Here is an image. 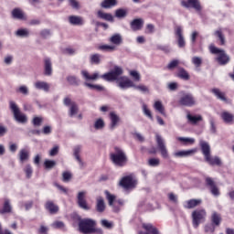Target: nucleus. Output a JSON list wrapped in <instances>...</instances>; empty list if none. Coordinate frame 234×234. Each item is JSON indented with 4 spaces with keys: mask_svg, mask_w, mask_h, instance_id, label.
Returning <instances> with one entry per match:
<instances>
[{
    "mask_svg": "<svg viewBox=\"0 0 234 234\" xmlns=\"http://www.w3.org/2000/svg\"><path fill=\"white\" fill-rule=\"evenodd\" d=\"M119 184L123 189H134L138 185V180L133 176H126L121 179Z\"/></svg>",
    "mask_w": 234,
    "mask_h": 234,
    "instance_id": "1a4fd4ad",
    "label": "nucleus"
},
{
    "mask_svg": "<svg viewBox=\"0 0 234 234\" xmlns=\"http://www.w3.org/2000/svg\"><path fill=\"white\" fill-rule=\"evenodd\" d=\"M181 5L184 6V8H193L197 12V14L202 12V5L200 4V0H182Z\"/></svg>",
    "mask_w": 234,
    "mask_h": 234,
    "instance_id": "9b49d317",
    "label": "nucleus"
},
{
    "mask_svg": "<svg viewBox=\"0 0 234 234\" xmlns=\"http://www.w3.org/2000/svg\"><path fill=\"white\" fill-rule=\"evenodd\" d=\"M80 153H81V145H77L73 148V155L75 156V160L79 163L80 165V169H83L84 163L81 160V157H80Z\"/></svg>",
    "mask_w": 234,
    "mask_h": 234,
    "instance_id": "bb28decb",
    "label": "nucleus"
},
{
    "mask_svg": "<svg viewBox=\"0 0 234 234\" xmlns=\"http://www.w3.org/2000/svg\"><path fill=\"white\" fill-rule=\"evenodd\" d=\"M96 210L98 213H103L105 211V201L101 197H97Z\"/></svg>",
    "mask_w": 234,
    "mask_h": 234,
    "instance_id": "2f4dec72",
    "label": "nucleus"
},
{
    "mask_svg": "<svg viewBox=\"0 0 234 234\" xmlns=\"http://www.w3.org/2000/svg\"><path fill=\"white\" fill-rule=\"evenodd\" d=\"M192 63H193V65H195V67H200V65H202V58L193 57Z\"/></svg>",
    "mask_w": 234,
    "mask_h": 234,
    "instance_id": "e2e57ef3",
    "label": "nucleus"
},
{
    "mask_svg": "<svg viewBox=\"0 0 234 234\" xmlns=\"http://www.w3.org/2000/svg\"><path fill=\"white\" fill-rule=\"evenodd\" d=\"M199 145L201 147V152L203 156H205V160L211 156V146L209 145V143L200 140L199 141Z\"/></svg>",
    "mask_w": 234,
    "mask_h": 234,
    "instance_id": "2eb2a0df",
    "label": "nucleus"
},
{
    "mask_svg": "<svg viewBox=\"0 0 234 234\" xmlns=\"http://www.w3.org/2000/svg\"><path fill=\"white\" fill-rule=\"evenodd\" d=\"M209 50L211 54L218 55V57L216 58V61H218L219 65H228L229 61V55L226 54V51L224 49H220L215 47V45H210Z\"/></svg>",
    "mask_w": 234,
    "mask_h": 234,
    "instance_id": "39448f33",
    "label": "nucleus"
},
{
    "mask_svg": "<svg viewBox=\"0 0 234 234\" xmlns=\"http://www.w3.org/2000/svg\"><path fill=\"white\" fill-rule=\"evenodd\" d=\"M178 65H180V60L174 59L169 62V64L167 65V69H168V70H173L174 69H176V67H178Z\"/></svg>",
    "mask_w": 234,
    "mask_h": 234,
    "instance_id": "603ef678",
    "label": "nucleus"
},
{
    "mask_svg": "<svg viewBox=\"0 0 234 234\" xmlns=\"http://www.w3.org/2000/svg\"><path fill=\"white\" fill-rule=\"evenodd\" d=\"M104 193L109 202V206H112V204L114 203V200H116V197L114 195L110 194V192L107 190Z\"/></svg>",
    "mask_w": 234,
    "mask_h": 234,
    "instance_id": "3c124183",
    "label": "nucleus"
},
{
    "mask_svg": "<svg viewBox=\"0 0 234 234\" xmlns=\"http://www.w3.org/2000/svg\"><path fill=\"white\" fill-rule=\"evenodd\" d=\"M155 138H156L157 147L161 153V156H163L164 158H169V152H167V147H165V142L164 141L162 136L159 134H156Z\"/></svg>",
    "mask_w": 234,
    "mask_h": 234,
    "instance_id": "ddd939ff",
    "label": "nucleus"
},
{
    "mask_svg": "<svg viewBox=\"0 0 234 234\" xmlns=\"http://www.w3.org/2000/svg\"><path fill=\"white\" fill-rule=\"evenodd\" d=\"M69 5L73 7L75 10H79L80 3L76 0H69Z\"/></svg>",
    "mask_w": 234,
    "mask_h": 234,
    "instance_id": "338daca9",
    "label": "nucleus"
},
{
    "mask_svg": "<svg viewBox=\"0 0 234 234\" xmlns=\"http://www.w3.org/2000/svg\"><path fill=\"white\" fill-rule=\"evenodd\" d=\"M177 77L185 81L189 80V73L184 68H178Z\"/></svg>",
    "mask_w": 234,
    "mask_h": 234,
    "instance_id": "4c0bfd02",
    "label": "nucleus"
},
{
    "mask_svg": "<svg viewBox=\"0 0 234 234\" xmlns=\"http://www.w3.org/2000/svg\"><path fill=\"white\" fill-rule=\"evenodd\" d=\"M130 76L133 77V79L135 80V81H140V73L136 70H132L130 72Z\"/></svg>",
    "mask_w": 234,
    "mask_h": 234,
    "instance_id": "774afa93",
    "label": "nucleus"
},
{
    "mask_svg": "<svg viewBox=\"0 0 234 234\" xmlns=\"http://www.w3.org/2000/svg\"><path fill=\"white\" fill-rule=\"evenodd\" d=\"M5 213H12V205H10V199H5L3 209H0V215H5Z\"/></svg>",
    "mask_w": 234,
    "mask_h": 234,
    "instance_id": "f704fd0d",
    "label": "nucleus"
},
{
    "mask_svg": "<svg viewBox=\"0 0 234 234\" xmlns=\"http://www.w3.org/2000/svg\"><path fill=\"white\" fill-rule=\"evenodd\" d=\"M206 209H197L192 212V224L195 229L206 220Z\"/></svg>",
    "mask_w": 234,
    "mask_h": 234,
    "instance_id": "6e6552de",
    "label": "nucleus"
},
{
    "mask_svg": "<svg viewBox=\"0 0 234 234\" xmlns=\"http://www.w3.org/2000/svg\"><path fill=\"white\" fill-rule=\"evenodd\" d=\"M133 89H135V90H140V92H143V94H149V88L145 85L136 86L134 84Z\"/></svg>",
    "mask_w": 234,
    "mask_h": 234,
    "instance_id": "09e8293b",
    "label": "nucleus"
},
{
    "mask_svg": "<svg viewBox=\"0 0 234 234\" xmlns=\"http://www.w3.org/2000/svg\"><path fill=\"white\" fill-rule=\"evenodd\" d=\"M186 118H187V120H188V122H190V123H192V124H196V123H198V122H202V117L200 116V115H198V116H193V115H191L190 113H188L187 115H186Z\"/></svg>",
    "mask_w": 234,
    "mask_h": 234,
    "instance_id": "c03bdc74",
    "label": "nucleus"
},
{
    "mask_svg": "<svg viewBox=\"0 0 234 234\" xmlns=\"http://www.w3.org/2000/svg\"><path fill=\"white\" fill-rule=\"evenodd\" d=\"M18 160L20 164H25V162H28V160H30V150L27 148H22L18 152Z\"/></svg>",
    "mask_w": 234,
    "mask_h": 234,
    "instance_id": "a211bd4d",
    "label": "nucleus"
},
{
    "mask_svg": "<svg viewBox=\"0 0 234 234\" xmlns=\"http://www.w3.org/2000/svg\"><path fill=\"white\" fill-rule=\"evenodd\" d=\"M24 171L26 173L27 178H30L32 176V173H34V171L32 170V165H26Z\"/></svg>",
    "mask_w": 234,
    "mask_h": 234,
    "instance_id": "13d9d810",
    "label": "nucleus"
},
{
    "mask_svg": "<svg viewBox=\"0 0 234 234\" xmlns=\"http://www.w3.org/2000/svg\"><path fill=\"white\" fill-rule=\"evenodd\" d=\"M94 228H96V220L91 218H79V231L83 234L94 233Z\"/></svg>",
    "mask_w": 234,
    "mask_h": 234,
    "instance_id": "20e7f679",
    "label": "nucleus"
},
{
    "mask_svg": "<svg viewBox=\"0 0 234 234\" xmlns=\"http://www.w3.org/2000/svg\"><path fill=\"white\" fill-rule=\"evenodd\" d=\"M45 207L51 215H56V213L59 211V207L52 200H48L45 204Z\"/></svg>",
    "mask_w": 234,
    "mask_h": 234,
    "instance_id": "4be33fe9",
    "label": "nucleus"
},
{
    "mask_svg": "<svg viewBox=\"0 0 234 234\" xmlns=\"http://www.w3.org/2000/svg\"><path fill=\"white\" fill-rule=\"evenodd\" d=\"M197 153V149L183 150L174 154L176 158H186L187 156H193Z\"/></svg>",
    "mask_w": 234,
    "mask_h": 234,
    "instance_id": "5701e85b",
    "label": "nucleus"
},
{
    "mask_svg": "<svg viewBox=\"0 0 234 234\" xmlns=\"http://www.w3.org/2000/svg\"><path fill=\"white\" fill-rule=\"evenodd\" d=\"M9 108L10 111L13 112L15 120L18 122V123H27V115L21 112V110H19V106H17L15 101H9Z\"/></svg>",
    "mask_w": 234,
    "mask_h": 234,
    "instance_id": "423d86ee",
    "label": "nucleus"
},
{
    "mask_svg": "<svg viewBox=\"0 0 234 234\" xmlns=\"http://www.w3.org/2000/svg\"><path fill=\"white\" fill-rule=\"evenodd\" d=\"M51 32L50 29H42L40 31V37H43V39H47L48 37H50Z\"/></svg>",
    "mask_w": 234,
    "mask_h": 234,
    "instance_id": "680f3d73",
    "label": "nucleus"
},
{
    "mask_svg": "<svg viewBox=\"0 0 234 234\" xmlns=\"http://www.w3.org/2000/svg\"><path fill=\"white\" fill-rule=\"evenodd\" d=\"M80 74L82 76V79L84 80V87H88V89H90V90H97V92H103V90H105V87L89 82L100 80V78H101L100 72L96 71L90 74L89 73V71L83 69L80 71Z\"/></svg>",
    "mask_w": 234,
    "mask_h": 234,
    "instance_id": "f03ea898",
    "label": "nucleus"
},
{
    "mask_svg": "<svg viewBox=\"0 0 234 234\" xmlns=\"http://www.w3.org/2000/svg\"><path fill=\"white\" fill-rule=\"evenodd\" d=\"M110 159L117 167H124V165H127V162H129V158L127 157L125 151L117 146L114 147V151L110 154Z\"/></svg>",
    "mask_w": 234,
    "mask_h": 234,
    "instance_id": "7ed1b4c3",
    "label": "nucleus"
},
{
    "mask_svg": "<svg viewBox=\"0 0 234 234\" xmlns=\"http://www.w3.org/2000/svg\"><path fill=\"white\" fill-rule=\"evenodd\" d=\"M68 21L69 25H73V27H81L85 25V20H83V17L78 16H69L68 17Z\"/></svg>",
    "mask_w": 234,
    "mask_h": 234,
    "instance_id": "6ab92c4d",
    "label": "nucleus"
},
{
    "mask_svg": "<svg viewBox=\"0 0 234 234\" xmlns=\"http://www.w3.org/2000/svg\"><path fill=\"white\" fill-rule=\"evenodd\" d=\"M67 81L69 83V85H75L76 87H78V85L80 83V79L72 75L67 77Z\"/></svg>",
    "mask_w": 234,
    "mask_h": 234,
    "instance_id": "a18cd8bd",
    "label": "nucleus"
},
{
    "mask_svg": "<svg viewBox=\"0 0 234 234\" xmlns=\"http://www.w3.org/2000/svg\"><path fill=\"white\" fill-rule=\"evenodd\" d=\"M99 50H102V52H114L116 46L101 45L99 47Z\"/></svg>",
    "mask_w": 234,
    "mask_h": 234,
    "instance_id": "49530a36",
    "label": "nucleus"
},
{
    "mask_svg": "<svg viewBox=\"0 0 234 234\" xmlns=\"http://www.w3.org/2000/svg\"><path fill=\"white\" fill-rule=\"evenodd\" d=\"M202 204V199H190L186 202L184 207L186 209H193V207H197V206H200Z\"/></svg>",
    "mask_w": 234,
    "mask_h": 234,
    "instance_id": "cd10ccee",
    "label": "nucleus"
},
{
    "mask_svg": "<svg viewBox=\"0 0 234 234\" xmlns=\"http://www.w3.org/2000/svg\"><path fill=\"white\" fill-rule=\"evenodd\" d=\"M11 14L13 19H18L19 21H27V19H28V16H27V14H25L21 8L13 9Z\"/></svg>",
    "mask_w": 234,
    "mask_h": 234,
    "instance_id": "dca6fc26",
    "label": "nucleus"
},
{
    "mask_svg": "<svg viewBox=\"0 0 234 234\" xmlns=\"http://www.w3.org/2000/svg\"><path fill=\"white\" fill-rule=\"evenodd\" d=\"M123 74V69L120 66H114L113 69H112L110 72L104 73L101 75V79L104 80V81H116L117 86L119 89H122V90H125V89H131L134 88V82L128 79L125 76H122Z\"/></svg>",
    "mask_w": 234,
    "mask_h": 234,
    "instance_id": "f257e3e1",
    "label": "nucleus"
},
{
    "mask_svg": "<svg viewBox=\"0 0 234 234\" xmlns=\"http://www.w3.org/2000/svg\"><path fill=\"white\" fill-rule=\"evenodd\" d=\"M32 123L35 127H41L43 124V117H34L32 120Z\"/></svg>",
    "mask_w": 234,
    "mask_h": 234,
    "instance_id": "5fc2aeb1",
    "label": "nucleus"
},
{
    "mask_svg": "<svg viewBox=\"0 0 234 234\" xmlns=\"http://www.w3.org/2000/svg\"><path fill=\"white\" fill-rule=\"evenodd\" d=\"M212 94L216 96L218 100H220V101H224L225 103H228V98H226V93L222 92L218 88H213L211 90Z\"/></svg>",
    "mask_w": 234,
    "mask_h": 234,
    "instance_id": "a878e982",
    "label": "nucleus"
},
{
    "mask_svg": "<svg viewBox=\"0 0 234 234\" xmlns=\"http://www.w3.org/2000/svg\"><path fill=\"white\" fill-rule=\"evenodd\" d=\"M63 182H69L72 178V174L70 172H64L62 174Z\"/></svg>",
    "mask_w": 234,
    "mask_h": 234,
    "instance_id": "69168bd1",
    "label": "nucleus"
},
{
    "mask_svg": "<svg viewBox=\"0 0 234 234\" xmlns=\"http://www.w3.org/2000/svg\"><path fill=\"white\" fill-rule=\"evenodd\" d=\"M178 103L183 107H195V105H197V100L193 94L183 92L179 98Z\"/></svg>",
    "mask_w": 234,
    "mask_h": 234,
    "instance_id": "0eeeda50",
    "label": "nucleus"
},
{
    "mask_svg": "<svg viewBox=\"0 0 234 234\" xmlns=\"http://www.w3.org/2000/svg\"><path fill=\"white\" fill-rule=\"evenodd\" d=\"M15 36H16V37H30V30H28V28L17 29L15 32Z\"/></svg>",
    "mask_w": 234,
    "mask_h": 234,
    "instance_id": "473e14b6",
    "label": "nucleus"
},
{
    "mask_svg": "<svg viewBox=\"0 0 234 234\" xmlns=\"http://www.w3.org/2000/svg\"><path fill=\"white\" fill-rule=\"evenodd\" d=\"M143 112L144 116H147V118L153 120V113H151V110L147 108V104H143Z\"/></svg>",
    "mask_w": 234,
    "mask_h": 234,
    "instance_id": "864d4df0",
    "label": "nucleus"
},
{
    "mask_svg": "<svg viewBox=\"0 0 234 234\" xmlns=\"http://www.w3.org/2000/svg\"><path fill=\"white\" fill-rule=\"evenodd\" d=\"M148 165L151 167H158L160 165V159L158 158H150L148 160Z\"/></svg>",
    "mask_w": 234,
    "mask_h": 234,
    "instance_id": "6e6d98bb",
    "label": "nucleus"
},
{
    "mask_svg": "<svg viewBox=\"0 0 234 234\" xmlns=\"http://www.w3.org/2000/svg\"><path fill=\"white\" fill-rule=\"evenodd\" d=\"M215 37H218V39L220 41V45L224 47L226 45V37L224 36V33L222 32V28H218L214 32Z\"/></svg>",
    "mask_w": 234,
    "mask_h": 234,
    "instance_id": "7c9ffc66",
    "label": "nucleus"
},
{
    "mask_svg": "<svg viewBox=\"0 0 234 234\" xmlns=\"http://www.w3.org/2000/svg\"><path fill=\"white\" fill-rule=\"evenodd\" d=\"M130 27L133 32H138V30H142V28H144V19L142 18L133 19L130 23Z\"/></svg>",
    "mask_w": 234,
    "mask_h": 234,
    "instance_id": "412c9836",
    "label": "nucleus"
},
{
    "mask_svg": "<svg viewBox=\"0 0 234 234\" xmlns=\"http://www.w3.org/2000/svg\"><path fill=\"white\" fill-rule=\"evenodd\" d=\"M175 36L179 48L186 47V38L184 37V29L182 27L177 26L175 27Z\"/></svg>",
    "mask_w": 234,
    "mask_h": 234,
    "instance_id": "f8f14e48",
    "label": "nucleus"
},
{
    "mask_svg": "<svg viewBox=\"0 0 234 234\" xmlns=\"http://www.w3.org/2000/svg\"><path fill=\"white\" fill-rule=\"evenodd\" d=\"M34 87H35V89H37V90H43L44 92H50V85L47 81L37 80L34 83Z\"/></svg>",
    "mask_w": 234,
    "mask_h": 234,
    "instance_id": "f3484780",
    "label": "nucleus"
},
{
    "mask_svg": "<svg viewBox=\"0 0 234 234\" xmlns=\"http://www.w3.org/2000/svg\"><path fill=\"white\" fill-rule=\"evenodd\" d=\"M53 229H65V223L63 221H55L51 224Z\"/></svg>",
    "mask_w": 234,
    "mask_h": 234,
    "instance_id": "8fccbe9b",
    "label": "nucleus"
},
{
    "mask_svg": "<svg viewBox=\"0 0 234 234\" xmlns=\"http://www.w3.org/2000/svg\"><path fill=\"white\" fill-rule=\"evenodd\" d=\"M118 5L117 0H103L101 3V8H112V6H116Z\"/></svg>",
    "mask_w": 234,
    "mask_h": 234,
    "instance_id": "72a5a7b5",
    "label": "nucleus"
},
{
    "mask_svg": "<svg viewBox=\"0 0 234 234\" xmlns=\"http://www.w3.org/2000/svg\"><path fill=\"white\" fill-rule=\"evenodd\" d=\"M127 16V11L125 9H117L115 11V16L122 18V17H126Z\"/></svg>",
    "mask_w": 234,
    "mask_h": 234,
    "instance_id": "052dcab7",
    "label": "nucleus"
},
{
    "mask_svg": "<svg viewBox=\"0 0 234 234\" xmlns=\"http://www.w3.org/2000/svg\"><path fill=\"white\" fill-rule=\"evenodd\" d=\"M44 165L46 169H52L53 167H56V161L54 160H46L44 162Z\"/></svg>",
    "mask_w": 234,
    "mask_h": 234,
    "instance_id": "4d7b16f0",
    "label": "nucleus"
},
{
    "mask_svg": "<svg viewBox=\"0 0 234 234\" xmlns=\"http://www.w3.org/2000/svg\"><path fill=\"white\" fill-rule=\"evenodd\" d=\"M110 125H109V129L110 131H114V129H116V127H118L120 125V115L116 114V112H110Z\"/></svg>",
    "mask_w": 234,
    "mask_h": 234,
    "instance_id": "4468645a",
    "label": "nucleus"
},
{
    "mask_svg": "<svg viewBox=\"0 0 234 234\" xmlns=\"http://www.w3.org/2000/svg\"><path fill=\"white\" fill-rule=\"evenodd\" d=\"M79 112H80V108L78 107V104L75 102V104H72L69 107V118H74Z\"/></svg>",
    "mask_w": 234,
    "mask_h": 234,
    "instance_id": "79ce46f5",
    "label": "nucleus"
},
{
    "mask_svg": "<svg viewBox=\"0 0 234 234\" xmlns=\"http://www.w3.org/2000/svg\"><path fill=\"white\" fill-rule=\"evenodd\" d=\"M211 220H212V223L215 224V226H220V222H222V218L220 217V214L217 212H213Z\"/></svg>",
    "mask_w": 234,
    "mask_h": 234,
    "instance_id": "37998d69",
    "label": "nucleus"
},
{
    "mask_svg": "<svg viewBox=\"0 0 234 234\" xmlns=\"http://www.w3.org/2000/svg\"><path fill=\"white\" fill-rule=\"evenodd\" d=\"M207 186L210 187V192L214 197H218L220 195V191H218V187H217V185H215V181L211 177L206 178Z\"/></svg>",
    "mask_w": 234,
    "mask_h": 234,
    "instance_id": "aec40b11",
    "label": "nucleus"
},
{
    "mask_svg": "<svg viewBox=\"0 0 234 234\" xmlns=\"http://www.w3.org/2000/svg\"><path fill=\"white\" fill-rule=\"evenodd\" d=\"M63 103L66 107H72L76 102H74L70 98L66 97L63 100Z\"/></svg>",
    "mask_w": 234,
    "mask_h": 234,
    "instance_id": "0e129e2a",
    "label": "nucleus"
},
{
    "mask_svg": "<svg viewBox=\"0 0 234 234\" xmlns=\"http://www.w3.org/2000/svg\"><path fill=\"white\" fill-rule=\"evenodd\" d=\"M93 127L96 131H102L105 129V121L102 118H99L94 122Z\"/></svg>",
    "mask_w": 234,
    "mask_h": 234,
    "instance_id": "58836bf2",
    "label": "nucleus"
},
{
    "mask_svg": "<svg viewBox=\"0 0 234 234\" xmlns=\"http://www.w3.org/2000/svg\"><path fill=\"white\" fill-rule=\"evenodd\" d=\"M176 140H178V142H181V144H183L184 145H193V144H195L194 138L177 137Z\"/></svg>",
    "mask_w": 234,
    "mask_h": 234,
    "instance_id": "a19ab883",
    "label": "nucleus"
},
{
    "mask_svg": "<svg viewBox=\"0 0 234 234\" xmlns=\"http://www.w3.org/2000/svg\"><path fill=\"white\" fill-rule=\"evenodd\" d=\"M16 92H20L24 96H28V87L22 85L16 90Z\"/></svg>",
    "mask_w": 234,
    "mask_h": 234,
    "instance_id": "bf43d9fd",
    "label": "nucleus"
},
{
    "mask_svg": "<svg viewBox=\"0 0 234 234\" xmlns=\"http://www.w3.org/2000/svg\"><path fill=\"white\" fill-rule=\"evenodd\" d=\"M110 43L112 45H116V47H120L122 43H123V37L120 33L113 34L110 38H109Z\"/></svg>",
    "mask_w": 234,
    "mask_h": 234,
    "instance_id": "393cba45",
    "label": "nucleus"
},
{
    "mask_svg": "<svg viewBox=\"0 0 234 234\" xmlns=\"http://www.w3.org/2000/svg\"><path fill=\"white\" fill-rule=\"evenodd\" d=\"M205 160L209 165H222V160H220L218 156L212 157L209 155Z\"/></svg>",
    "mask_w": 234,
    "mask_h": 234,
    "instance_id": "c756f323",
    "label": "nucleus"
},
{
    "mask_svg": "<svg viewBox=\"0 0 234 234\" xmlns=\"http://www.w3.org/2000/svg\"><path fill=\"white\" fill-rule=\"evenodd\" d=\"M97 17L104 19V21H110L111 23L114 21V16H112L111 13H103L101 10L97 12Z\"/></svg>",
    "mask_w": 234,
    "mask_h": 234,
    "instance_id": "c85d7f7f",
    "label": "nucleus"
},
{
    "mask_svg": "<svg viewBox=\"0 0 234 234\" xmlns=\"http://www.w3.org/2000/svg\"><path fill=\"white\" fill-rule=\"evenodd\" d=\"M90 63L91 65H100L101 63V55L95 53L90 56Z\"/></svg>",
    "mask_w": 234,
    "mask_h": 234,
    "instance_id": "c9c22d12",
    "label": "nucleus"
},
{
    "mask_svg": "<svg viewBox=\"0 0 234 234\" xmlns=\"http://www.w3.org/2000/svg\"><path fill=\"white\" fill-rule=\"evenodd\" d=\"M77 204L80 209H84V211L90 210V206L87 203V191L82 190L78 192L77 194Z\"/></svg>",
    "mask_w": 234,
    "mask_h": 234,
    "instance_id": "9d476101",
    "label": "nucleus"
},
{
    "mask_svg": "<svg viewBox=\"0 0 234 234\" xmlns=\"http://www.w3.org/2000/svg\"><path fill=\"white\" fill-rule=\"evenodd\" d=\"M52 60L49 58H44V76H52Z\"/></svg>",
    "mask_w": 234,
    "mask_h": 234,
    "instance_id": "b1692460",
    "label": "nucleus"
},
{
    "mask_svg": "<svg viewBox=\"0 0 234 234\" xmlns=\"http://www.w3.org/2000/svg\"><path fill=\"white\" fill-rule=\"evenodd\" d=\"M221 118L225 123H233L234 116L229 112H223L221 113Z\"/></svg>",
    "mask_w": 234,
    "mask_h": 234,
    "instance_id": "e433bc0d",
    "label": "nucleus"
},
{
    "mask_svg": "<svg viewBox=\"0 0 234 234\" xmlns=\"http://www.w3.org/2000/svg\"><path fill=\"white\" fill-rule=\"evenodd\" d=\"M101 225L102 226V228H105L106 229H112V228H114V223L107 219L101 220Z\"/></svg>",
    "mask_w": 234,
    "mask_h": 234,
    "instance_id": "de8ad7c7",
    "label": "nucleus"
},
{
    "mask_svg": "<svg viewBox=\"0 0 234 234\" xmlns=\"http://www.w3.org/2000/svg\"><path fill=\"white\" fill-rule=\"evenodd\" d=\"M154 109L160 112V114H163V116H165V108H164V104L160 101H156L154 103Z\"/></svg>",
    "mask_w": 234,
    "mask_h": 234,
    "instance_id": "ea45409f",
    "label": "nucleus"
}]
</instances>
